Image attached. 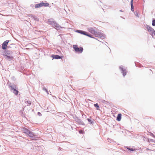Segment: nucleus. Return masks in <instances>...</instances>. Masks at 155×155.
I'll return each mask as SVG.
<instances>
[{"instance_id": "obj_14", "label": "nucleus", "mask_w": 155, "mask_h": 155, "mask_svg": "<svg viewBox=\"0 0 155 155\" xmlns=\"http://www.w3.org/2000/svg\"><path fill=\"white\" fill-rule=\"evenodd\" d=\"M114 128V129L117 131H120V125L117 124L113 126Z\"/></svg>"}, {"instance_id": "obj_25", "label": "nucleus", "mask_w": 155, "mask_h": 155, "mask_svg": "<svg viewBox=\"0 0 155 155\" xmlns=\"http://www.w3.org/2000/svg\"><path fill=\"white\" fill-rule=\"evenodd\" d=\"M25 103L27 104L28 106H30L31 104V101H26L25 102Z\"/></svg>"}, {"instance_id": "obj_39", "label": "nucleus", "mask_w": 155, "mask_h": 155, "mask_svg": "<svg viewBox=\"0 0 155 155\" xmlns=\"http://www.w3.org/2000/svg\"><path fill=\"white\" fill-rule=\"evenodd\" d=\"M35 31H37V30H35Z\"/></svg>"}, {"instance_id": "obj_19", "label": "nucleus", "mask_w": 155, "mask_h": 155, "mask_svg": "<svg viewBox=\"0 0 155 155\" xmlns=\"http://www.w3.org/2000/svg\"><path fill=\"white\" fill-rule=\"evenodd\" d=\"M133 1L134 0H131L130 2L131 10L132 12L134 11V7L133 5Z\"/></svg>"}, {"instance_id": "obj_27", "label": "nucleus", "mask_w": 155, "mask_h": 155, "mask_svg": "<svg viewBox=\"0 0 155 155\" xmlns=\"http://www.w3.org/2000/svg\"><path fill=\"white\" fill-rule=\"evenodd\" d=\"M42 90L46 92L48 94H49L47 89L45 87H43Z\"/></svg>"}, {"instance_id": "obj_3", "label": "nucleus", "mask_w": 155, "mask_h": 155, "mask_svg": "<svg viewBox=\"0 0 155 155\" xmlns=\"http://www.w3.org/2000/svg\"><path fill=\"white\" fill-rule=\"evenodd\" d=\"M8 86L10 89L12 91V92L16 95H18L19 91L18 90V88L15 85L9 84Z\"/></svg>"}, {"instance_id": "obj_35", "label": "nucleus", "mask_w": 155, "mask_h": 155, "mask_svg": "<svg viewBox=\"0 0 155 155\" xmlns=\"http://www.w3.org/2000/svg\"><path fill=\"white\" fill-rule=\"evenodd\" d=\"M37 114H38V115L39 116H41V113L40 112H38Z\"/></svg>"}, {"instance_id": "obj_28", "label": "nucleus", "mask_w": 155, "mask_h": 155, "mask_svg": "<svg viewBox=\"0 0 155 155\" xmlns=\"http://www.w3.org/2000/svg\"><path fill=\"white\" fill-rule=\"evenodd\" d=\"M126 148H127L129 150L131 151H133L134 150V149L133 148H129L128 147H126Z\"/></svg>"}, {"instance_id": "obj_12", "label": "nucleus", "mask_w": 155, "mask_h": 155, "mask_svg": "<svg viewBox=\"0 0 155 155\" xmlns=\"http://www.w3.org/2000/svg\"><path fill=\"white\" fill-rule=\"evenodd\" d=\"M87 30L92 34L94 35L95 33V30L93 28L88 27L87 28Z\"/></svg>"}, {"instance_id": "obj_36", "label": "nucleus", "mask_w": 155, "mask_h": 155, "mask_svg": "<svg viewBox=\"0 0 155 155\" xmlns=\"http://www.w3.org/2000/svg\"><path fill=\"white\" fill-rule=\"evenodd\" d=\"M143 140L144 141H147V138H145V137H143Z\"/></svg>"}, {"instance_id": "obj_8", "label": "nucleus", "mask_w": 155, "mask_h": 155, "mask_svg": "<svg viewBox=\"0 0 155 155\" xmlns=\"http://www.w3.org/2000/svg\"><path fill=\"white\" fill-rule=\"evenodd\" d=\"M146 28L147 29L148 31L150 33V34L153 37V33L155 31L150 26L147 25H146Z\"/></svg>"}, {"instance_id": "obj_4", "label": "nucleus", "mask_w": 155, "mask_h": 155, "mask_svg": "<svg viewBox=\"0 0 155 155\" xmlns=\"http://www.w3.org/2000/svg\"><path fill=\"white\" fill-rule=\"evenodd\" d=\"M95 34L94 35L95 36L98 37H100L102 39H104L105 38V35L103 33H101L97 31H95Z\"/></svg>"}, {"instance_id": "obj_11", "label": "nucleus", "mask_w": 155, "mask_h": 155, "mask_svg": "<svg viewBox=\"0 0 155 155\" xmlns=\"http://www.w3.org/2000/svg\"><path fill=\"white\" fill-rule=\"evenodd\" d=\"M51 57L53 58V59H62L63 57V56L59 55L57 54H52L51 55Z\"/></svg>"}, {"instance_id": "obj_24", "label": "nucleus", "mask_w": 155, "mask_h": 155, "mask_svg": "<svg viewBox=\"0 0 155 155\" xmlns=\"http://www.w3.org/2000/svg\"><path fill=\"white\" fill-rule=\"evenodd\" d=\"M94 106L97 108V110H98V108L99 107V106L97 103L94 104Z\"/></svg>"}, {"instance_id": "obj_7", "label": "nucleus", "mask_w": 155, "mask_h": 155, "mask_svg": "<svg viewBox=\"0 0 155 155\" xmlns=\"http://www.w3.org/2000/svg\"><path fill=\"white\" fill-rule=\"evenodd\" d=\"M119 69H120L121 73L122 74L124 77L127 74V71L126 69L124 68V67L122 66H119Z\"/></svg>"}, {"instance_id": "obj_13", "label": "nucleus", "mask_w": 155, "mask_h": 155, "mask_svg": "<svg viewBox=\"0 0 155 155\" xmlns=\"http://www.w3.org/2000/svg\"><path fill=\"white\" fill-rule=\"evenodd\" d=\"M23 132L26 134L27 136L28 134L29 133V132L30 131V130L27 129L26 128L24 127L23 129Z\"/></svg>"}, {"instance_id": "obj_18", "label": "nucleus", "mask_w": 155, "mask_h": 155, "mask_svg": "<svg viewBox=\"0 0 155 155\" xmlns=\"http://www.w3.org/2000/svg\"><path fill=\"white\" fill-rule=\"evenodd\" d=\"M121 118V114H119L117 117V120L118 121L120 120Z\"/></svg>"}, {"instance_id": "obj_10", "label": "nucleus", "mask_w": 155, "mask_h": 155, "mask_svg": "<svg viewBox=\"0 0 155 155\" xmlns=\"http://www.w3.org/2000/svg\"><path fill=\"white\" fill-rule=\"evenodd\" d=\"M9 40H7L5 41L2 44V48L3 50H5L6 48V47L9 42Z\"/></svg>"}, {"instance_id": "obj_2", "label": "nucleus", "mask_w": 155, "mask_h": 155, "mask_svg": "<svg viewBox=\"0 0 155 155\" xmlns=\"http://www.w3.org/2000/svg\"><path fill=\"white\" fill-rule=\"evenodd\" d=\"M49 24L51 25L53 27L57 30L59 29L60 28V26L55 21L52 20L51 19H48V21Z\"/></svg>"}, {"instance_id": "obj_30", "label": "nucleus", "mask_w": 155, "mask_h": 155, "mask_svg": "<svg viewBox=\"0 0 155 155\" xmlns=\"http://www.w3.org/2000/svg\"><path fill=\"white\" fill-rule=\"evenodd\" d=\"M135 63L136 67H138L139 68H141L142 67L141 65L140 64L138 63V64H136L135 62Z\"/></svg>"}, {"instance_id": "obj_38", "label": "nucleus", "mask_w": 155, "mask_h": 155, "mask_svg": "<svg viewBox=\"0 0 155 155\" xmlns=\"http://www.w3.org/2000/svg\"><path fill=\"white\" fill-rule=\"evenodd\" d=\"M120 12H123V11L121 10H120Z\"/></svg>"}, {"instance_id": "obj_1", "label": "nucleus", "mask_w": 155, "mask_h": 155, "mask_svg": "<svg viewBox=\"0 0 155 155\" xmlns=\"http://www.w3.org/2000/svg\"><path fill=\"white\" fill-rule=\"evenodd\" d=\"M2 51V55L5 57V59L11 62L14 58L13 52L9 50Z\"/></svg>"}, {"instance_id": "obj_21", "label": "nucleus", "mask_w": 155, "mask_h": 155, "mask_svg": "<svg viewBox=\"0 0 155 155\" xmlns=\"http://www.w3.org/2000/svg\"><path fill=\"white\" fill-rule=\"evenodd\" d=\"M134 14L137 17H139V13L137 11H135L134 12Z\"/></svg>"}, {"instance_id": "obj_17", "label": "nucleus", "mask_w": 155, "mask_h": 155, "mask_svg": "<svg viewBox=\"0 0 155 155\" xmlns=\"http://www.w3.org/2000/svg\"><path fill=\"white\" fill-rule=\"evenodd\" d=\"M87 120L89 122V123L90 124H93L94 123V120L93 119H91V118H87Z\"/></svg>"}, {"instance_id": "obj_29", "label": "nucleus", "mask_w": 155, "mask_h": 155, "mask_svg": "<svg viewBox=\"0 0 155 155\" xmlns=\"http://www.w3.org/2000/svg\"><path fill=\"white\" fill-rule=\"evenodd\" d=\"M152 25L153 26H155V18L153 19Z\"/></svg>"}, {"instance_id": "obj_31", "label": "nucleus", "mask_w": 155, "mask_h": 155, "mask_svg": "<svg viewBox=\"0 0 155 155\" xmlns=\"http://www.w3.org/2000/svg\"><path fill=\"white\" fill-rule=\"evenodd\" d=\"M149 135H150L151 136H152V137H154V138H155V136L154 135V134H153L152 133H150V132H149V134H148Z\"/></svg>"}, {"instance_id": "obj_34", "label": "nucleus", "mask_w": 155, "mask_h": 155, "mask_svg": "<svg viewBox=\"0 0 155 155\" xmlns=\"http://www.w3.org/2000/svg\"><path fill=\"white\" fill-rule=\"evenodd\" d=\"M79 132L80 134H84V131L82 130H79Z\"/></svg>"}, {"instance_id": "obj_22", "label": "nucleus", "mask_w": 155, "mask_h": 155, "mask_svg": "<svg viewBox=\"0 0 155 155\" xmlns=\"http://www.w3.org/2000/svg\"><path fill=\"white\" fill-rule=\"evenodd\" d=\"M85 35L87 36L90 38H93L92 37V35H91L89 34V33L87 32V33Z\"/></svg>"}, {"instance_id": "obj_6", "label": "nucleus", "mask_w": 155, "mask_h": 155, "mask_svg": "<svg viewBox=\"0 0 155 155\" xmlns=\"http://www.w3.org/2000/svg\"><path fill=\"white\" fill-rule=\"evenodd\" d=\"M28 136L30 137L32 140H37V139L38 138V137H36V135L34 133L31 131Z\"/></svg>"}, {"instance_id": "obj_23", "label": "nucleus", "mask_w": 155, "mask_h": 155, "mask_svg": "<svg viewBox=\"0 0 155 155\" xmlns=\"http://www.w3.org/2000/svg\"><path fill=\"white\" fill-rule=\"evenodd\" d=\"M100 102L103 103L107 104V102L103 99L100 100Z\"/></svg>"}, {"instance_id": "obj_37", "label": "nucleus", "mask_w": 155, "mask_h": 155, "mask_svg": "<svg viewBox=\"0 0 155 155\" xmlns=\"http://www.w3.org/2000/svg\"><path fill=\"white\" fill-rule=\"evenodd\" d=\"M153 36H155V31L154 32H153Z\"/></svg>"}, {"instance_id": "obj_33", "label": "nucleus", "mask_w": 155, "mask_h": 155, "mask_svg": "<svg viewBox=\"0 0 155 155\" xmlns=\"http://www.w3.org/2000/svg\"><path fill=\"white\" fill-rule=\"evenodd\" d=\"M57 147L58 148L57 149L58 151L62 150H63V148H61L59 147Z\"/></svg>"}, {"instance_id": "obj_20", "label": "nucleus", "mask_w": 155, "mask_h": 155, "mask_svg": "<svg viewBox=\"0 0 155 155\" xmlns=\"http://www.w3.org/2000/svg\"><path fill=\"white\" fill-rule=\"evenodd\" d=\"M42 7L41 2L40 3H38L37 4H36L35 6V8H40Z\"/></svg>"}, {"instance_id": "obj_32", "label": "nucleus", "mask_w": 155, "mask_h": 155, "mask_svg": "<svg viewBox=\"0 0 155 155\" xmlns=\"http://www.w3.org/2000/svg\"><path fill=\"white\" fill-rule=\"evenodd\" d=\"M147 140H148V141L149 142H155L153 140V139H148Z\"/></svg>"}, {"instance_id": "obj_5", "label": "nucleus", "mask_w": 155, "mask_h": 155, "mask_svg": "<svg viewBox=\"0 0 155 155\" xmlns=\"http://www.w3.org/2000/svg\"><path fill=\"white\" fill-rule=\"evenodd\" d=\"M73 47L75 51L79 53H81L83 51V48L82 47L78 48L76 45H73Z\"/></svg>"}, {"instance_id": "obj_15", "label": "nucleus", "mask_w": 155, "mask_h": 155, "mask_svg": "<svg viewBox=\"0 0 155 155\" xmlns=\"http://www.w3.org/2000/svg\"><path fill=\"white\" fill-rule=\"evenodd\" d=\"M76 32L85 35L87 33V32L83 30H77Z\"/></svg>"}, {"instance_id": "obj_9", "label": "nucleus", "mask_w": 155, "mask_h": 155, "mask_svg": "<svg viewBox=\"0 0 155 155\" xmlns=\"http://www.w3.org/2000/svg\"><path fill=\"white\" fill-rule=\"evenodd\" d=\"M73 118L74 119V120L79 124L82 125H85V124L81 120L79 119V118L77 117L76 116H75Z\"/></svg>"}, {"instance_id": "obj_26", "label": "nucleus", "mask_w": 155, "mask_h": 155, "mask_svg": "<svg viewBox=\"0 0 155 155\" xmlns=\"http://www.w3.org/2000/svg\"><path fill=\"white\" fill-rule=\"evenodd\" d=\"M29 16H30V15H31V16L32 17H33L34 18L35 20H36V21L37 20V19H38V18L37 17H35L33 15H32L31 14H29Z\"/></svg>"}, {"instance_id": "obj_16", "label": "nucleus", "mask_w": 155, "mask_h": 155, "mask_svg": "<svg viewBox=\"0 0 155 155\" xmlns=\"http://www.w3.org/2000/svg\"><path fill=\"white\" fill-rule=\"evenodd\" d=\"M42 7L44 6L45 7L48 6L49 5V4L47 2H41Z\"/></svg>"}]
</instances>
